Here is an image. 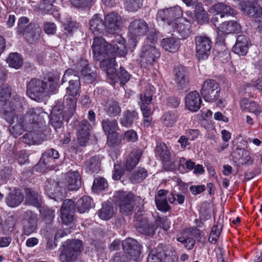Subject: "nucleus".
Wrapping results in <instances>:
<instances>
[{"label": "nucleus", "mask_w": 262, "mask_h": 262, "mask_svg": "<svg viewBox=\"0 0 262 262\" xmlns=\"http://www.w3.org/2000/svg\"><path fill=\"white\" fill-rule=\"evenodd\" d=\"M91 125L86 120H82L78 124L77 132V140L81 146H84L89 139Z\"/></svg>", "instance_id": "f3484780"}, {"label": "nucleus", "mask_w": 262, "mask_h": 262, "mask_svg": "<svg viewBox=\"0 0 262 262\" xmlns=\"http://www.w3.org/2000/svg\"><path fill=\"white\" fill-rule=\"evenodd\" d=\"M210 11L212 13L216 12V14L220 15L221 18L225 15L234 16L237 14V12L234 9L222 3H218L211 6Z\"/></svg>", "instance_id": "bb28decb"}, {"label": "nucleus", "mask_w": 262, "mask_h": 262, "mask_svg": "<svg viewBox=\"0 0 262 262\" xmlns=\"http://www.w3.org/2000/svg\"><path fill=\"white\" fill-rule=\"evenodd\" d=\"M7 62L9 67L18 69L23 64V59L18 53H12L9 54Z\"/></svg>", "instance_id": "49530a36"}, {"label": "nucleus", "mask_w": 262, "mask_h": 262, "mask_svg": "<svg viewBox=\"0 0 262 262\" xmlns=\"http://www.w3.org/2000/svg\"><path fill=\"white\" fill-rule=\"evenodd\" d=\"M53 154V148L46 151L42 155L39 162L37 165V167H40L42 168L41 170H44V168L49 166L54 160L52 157Z\"/></svg>", "instance_id": "a18cd8bd"}, {"label": "nucleus", "mask_w": 262, "mask_h": 262, "mask_svg": "<svg viewBox=\"0 0 262 262\" xmlns=\"http://www.w3.org/2000/svg\"><path fill=\"white\" fill-rule=\"evenodd\" d=\"M160 56V52L155 45L144 43L140 55L142 61L145 62L147 65H151Z\"/></svg>", "instance_id": "9b49d317"}, {"label": "nucleus", "mask_w": 262, "mask_h": 262, "mask_svg": "<svg viewBox=\"0 0 262 262\" xmlns=\"http://www.w3.org/2000/svg\"><path fill=\"white\" fill-rule=\"evenodd\" d=\"M217 28L220 31L226 34L239 31L241 28L239 24L235 20L226 21L220 25Z\"/></svg>", "instance_id": "f704fd0d"}, {"label": "nucleus", "mask_w": 262, "mask_h": 262, "mask_svg": "<svg viewBox=\"0 0 262 262\" xmlns=\"http://www.w3.org/2000/svg\"><path fill=\"white\" fill-rule=\"evenodd\" d=\"M155 89L152 86H149L143 94L140 95V101L139 102L140 108L144 118V125L148 126L151 121L150 116L152 114L151 108L149 106L150 103Z\"/></svg>", "instance_id": "20e7f679"}, {"label": "nucleus", "mask_w": 262, "mask_h": 262, "mask_svg": "<svg viewBox=\"0 0 262 262\" xmlns=\"http://www.w3.org/2000/svg\"><path fill=\"white\" fill-rule=\"evenodd\" d=\"M114 197L122 214L128 215L132 213L135 206L134 195L132 193L118 191L114 193Z\"/></svg>", "instance_id": "39448f33"}, {"label": "nucleus", "mask_w": 262, "mask_h": 262, "mask_svg": "<svg viewBox=\"0 0 262 262\" xmlns=\"http://www.w3.org/2000/svg\"><path fill=\"white\" fill-rule=\"evenodd\" d=\"M11 89L8 84H3L0 85V101L5 102L11 96Z\"/></svg>", "instance_id": "052dcab7"}, {"label": "nucleus", "mask_w": 262, "mask_h": 262, "mask_svg": "<svg viewBox=\"0 0 262 262\" xmlns=\"http://www.w3.org/2000/svg\"><path fill=\"white\" fill-rule=\"evenodd\" d=\"M102 127L106 134L116 132L118 129L117 121L115 119H105L101 122Z\"/></svg>", "instance_id": "37998d69"}, {"label": "nucleus", "mask_w": 262, "mask_h": 262, "mask_svg": "<svg viewBox=\"0 0 262 262\" xmlns=\"http://www.w3.org/2000/svg\"><path fill=\"white\" fill-rule=\"evenodd\" d=\"M76 207L80 213H84L91 207V199L88 196H83L76 203Z\"/></svg>", "instance_id": "09e8293b"}, {"label": "nucleus", "mask_w": 262, "mask_h": 262, "mask_svg": "<svg viewBox=\"0 0 262 262\" xmlns=\"http://www.w3.org/2000/svg\"><path fill=\"white\" fill-rule=\"evenodd\" d=\"M162 246L163 261V262H178V257L176 252L170 247L163 245Z\"/></svg>", "instance_id": "a19ab883"}, {"label": "nucleus", "mask_w": 262, "mask_h": 262, "mask_svg": "<svg viewBox=\"0 0 262 262\" xmlns=\"http://www.w3.org/2000/svg\"><path fill=\"white\" fill-rule=\"evenodd\" d=\"M196 56L199 60L206 59L210 53L212 42L205 36H198L195 38Z\"/></svg>", "instance_id": "1a4fd4ad"}, {"label": "nucleus", "mask_w": 262, "mask_h": 262, "mask_svg": "<svg viewBox=\"0 0 262 262\" xmlns=\"http://www.w3.org/2000/svg\"><path fill=\"white\" fill-rule=\"evenodd\" d=\"M67 81H69V82H80L78 72L71 69L67 70L63 76L62 83H64Z\"/></svg>", "instance_id": "3c124183"}, {"label": "nucleus", "mask_w": 262, "mask_h": 262, "mask_svg": "<svg viewBox=\"0 0 262 262\" xmlns=\"http://www.w3.org/2000/svg\"><path fill=\"white\" fill-rule=\"evenodd\" d=\"M57 83L53 79L48 81L34 78L27 85V94L29 97L37 101H41L44 97L53 93L57 88Z\"/></svg>", "instance_id": "f257e3e1"}, {"label": "nucleus", "mask_w": 262, "mask_h": 262, "mask_svg": "<svg viewBox=\"0 0 262 262\" xmlns=\"http://www.w3.org/2000/svg\"><path fill=\"white\" fill-rule=\"evenodd\" d=\"M178 115L176 112H169L163 116V123L167 126H172L177 121Z\"/></svg>", "instance_id": "13d9d810"}, {"label": "nucleus", "mask_w": 262, "mask_h": 262, "mask_svg": "<svg viewBox=\"0 0 262 262\" xmlns=\"http://www.w3.org/2000/svg\"><path fill=\"white\" fill-rule=\"evenodd\" d=\"M70 1L73 6L81 9L90 8L93 4V0H70Z\"/></svg>", "instance_id": "0e129e2a"}, {"label": "nucleus", "mask_w": 262, "mask_h": 262, "mask_svg": "<svg viewBox=\"0 0 262 262\" xmlns=\"http://www.w3.org/2000/svg\"><path fill=\"white\" fill-rule=\"evenodd\" d=\"M82 243L78 239L67 241L63 245L59 258L61 262H76L83 250Z\"/></svg>", "instance_id": "f03ea898"}, {"label": "nucleus", "mask_w": 262, "mask_h": 262, "mask_svg": "<svg viewBox=\"0 0 262 262\" xmlns=\"http://www.w3.org/2000/svg\"><path fill=\"white\" fill-rule=\"evenodd\" d=\"M57 103L61 104L62 112L65 115L68 117H72L75 111L77 98L76 96L66 95L63 103L61 102H59Z\"/></svg>", "instance_id": "b1692460"}, {"label": "nucleus", "mask_w": 262, "mask_h": 262, "mask_svg": "<svg viewBox=\"0 0 262 262\" xmlns=\"http://www.w3.org/2000/svg\"><path fill=\"white\" fill-rule=\"evenodd\" d=\"M125 42V39L120 35L115 36L112 43L110 44L112 46L113 53L120 56H124L127 52Z\"/></svg>", "instance_id": "a878e982"}, {"label": "nucleus", "mask_w": 262, "mask_h": 262, "mask_svg": "<svg viewBox=\"0 0 262 262\" xmlns=\"http://www.w3.org/2000/svg\"><path fill=\"white\" fill-rule=\"evenodd\" d=\"M148 31L147 24L143 19H135L128 27V32L132 38L144 35Z\"/></svg>", "instance_id": "4468645a"}, {"label": "nucleus", "mask_w": 262, "mask_h": 262, "mask_svg": "<svg viewBox=\"0 0 262 262\" xmlns=\"http://www.w3.org/2000/svg\"><path fill=\"white\" fill-rule=\"evenodd\" d=\"M65 185L69 190H77L81 186V180L79 173L77 171H69L67 173Z\"/></svg>", "instance_id": "5701e85b"}, {"label": "nucleus", "mask_w": 262, "mask_h": 262, "mask_svg": "<svg viewBox=\"0 0 262 262\" xmlns=\"http://www.w3.org/2000/svg\"><path fill=\"white\" fill-rule=\"evenodd\" d=\"M147 176V171L144 168H139L130 176V179L132 183L140 182Z\"/></svg>", "instance_id": "603ef678"}, {"label": "nucleus", "mask_w": 262, "mask_h": 262, "mask_svg": "<svg viewBox=\"0 0 262 262\" xmlns=\"http://www.w3.org/2000/svg\"><path fill=\"white\" fill-rule=\"evenodd\" d=\"M162 252V246L159 245L156 249L150 252L147 262H163Z\"/></svg>", "instance_id": "8fccbe9b"}, {"label": "nucleus", "mask_w": 262, "mask_h": 262, "mask_svg": "<svg viewBox=\"0 0 262 262\" xmlns=\"http://www.w3.org/2000/svg\"><path fill=\"white\" fill-rule=\"evenodd\" d=\"M37 128L29 129L26 127L28 132L26 133L21 138L23 142L28 144H36L39 141L40 133Z\"/></svg>", "instance_id": "e433bc0d"}, {"label": "nucleus", "mask_w": 262, "mask_h": 262, "mask_svg": "<svg viewBox=\"0 0 262 262\" xmlns=\"http://www.w3.org/2000/svg\"><path fill=\"white\" fill-rule=\"evenodd\" d=\"M135 219L137 229L139 232L149 236H152L155 234L156 228L146 216L140 214L136 215Z\"/></svg>", "instance_id": "ddd939ff"}, {"label": "nucleus", "mask_w": 262, "mask_h": 262, "mask_svg": "<svg viewBox=\"0 0 262 262\" xmlns=\"http://www.w3.org/2000/svg\"><path fill=\"white\" fill-rule=\"evenodd\" d=\"M63 114L61 104L57 103L52 108L50 123L55 130L62 126L64 118Z\"/></svg>", "instance_id": "aec40b11"}, {"label": "nucleus", "mask_w": 262, "mask_h": 262, "mask_svg": "<svg viewBox=\"0 0 262 262\" xmlns=\"http://www.w3.org/2000/svg\"><path fill=\"white\" fill-rule=\"evenodd\" d=\"M177 89L180 92H186L189 90L188 76L182 78H174Z\"/></svg>", "instance_id": "4d7b16f0"}, {"label": "nucleus", "mask_w": 262, "mask_h": 262, "mask_svg": "<svg viewBox=\"0 0 262 262\" xmlns=\"http://www.w3.org/2000/svg\"><path fill=\"white\" fill-rule=\"evenodd\" d=\"M220 88L219 84L212 79H207L203 83L201 94L206 101L212 102L220 97Z\"/></svg>", "instance_id": "423d86ee"}, {"label": "nucleus", "mask_w": 262, "mask_h": 262, "mask_svg": "<svg viewBox=\"0 0 262 262\" xmlns=\"http://www.w3.org/2000/svg\"><path fill=\"white\" fill-rule=\"evenodd\" d=\"M105 111L108 116L115 117L121 113V109L118 102L113 101H110L106 104Z\"/></svg>", "instance_id": "de8ad7c7"}, {"label": "nucleus", "mask_w": 262, "mask_h": 262, "mask_svg": "<svg viewBox=\"0 0 262 262\" xmlns=\"http://www.w3.org/2000/svg\"><path fill=\"white\" fill-rule=\"evenodd\" d=\"M48 114L41 107L30 108L25 115L22 117L27 128L29 129L40 128L45 123L44 119Z\"/></svg>", "instance_id": "7ed1b4c3"}, {"label": "nucleus", "mask_w": 262, "mask_h": 262, "mask_svg": "<svg viewBox=\"0 0 262 262\" xmlns=\"http://www.w3.org/2000/svg\"><path fill=\"white\" fill-rule=\"evenodd\" d=\"M156 153L160 156L161 160L164 162V164L165 166L167 163H168L169 162L170 154L165 143H160L157 145L156 147ZM167 166V167H166L165 166V167L168 170L172 169L173 168V165L171 164H170L169 166V164H168Z\"/></svg>", "instance_id": "c85d7f7f"}, {"label": "nucleus", "mask_w": 262, "mask_h": 262, "mask_svg": "<svg viewBox=\"0 0 262 262\" xmlns=\"http://www.w3.org/2000/svg\"><path fill=\"white\" fill-rule=\"evenodd\" d=\"M60 184V183L50 184V182H48L45 186L47 194L50 198L55 201H58V199L61 200V197L63 196L64 193L62 189H58V187H61Z\"/></svg>", "instance_id": "cd10ccee"}, {"label": "nucleus", "mask_w": 262, "mask_h": 262, "mask_svg": "<svg viewBox=\"0 0 262 262\" xmlns=\"http://www.w3.org/2000/svg\"><path fill=\"white\" fill-rule=\"evenodd\" d=\"M94 58L100 60L113 53L112 46L101 37H95L92 46Z\"/></svg>", "instance_id": "0eeeda50"}, {"label": "nucleus", "mask_w": 262, "mask_h": 262, "mask_svg": "<svg viewBox=\"0 0 262 262\" xmlns=\"http://www.w3.org/2000/svg\"><path fill=\"white\" fill-rule=\"evenodd\" d=\"M201 103L200 94L196 91L190 92L185 97L186 107L191 112L198 111L200 108Z\"/></svg>", "instance_id": "a211bd4d"}, {"label": "nucleus", "mask_w": 262, "mask_h": 262, "mask_svg": "<svg viewBox=\"0 0 262 262\" xmlns=\"http://www.w3.org/2000/svg\"><path fill=\"white\" fill-rule=\"evenodd\" d=\"M125 42V39L120 35L115 36L112 43L110 44L112 46L113 53L120 56H124L127 52Z\"/></svg>", "instance_id": "393cba45"}, {"label": "nucleus", "mask_w": 262, "mask_h": 262, "mask_svg": "<svg viewBox=\"0 0 262 262\" xmlns=\"http://www.w3.org/2000/svg\"><path fill=\"white\" fill-rule=\"evenodd\" d=\"M241 107L243 110H247L258 116L261 113V109L254 101H249L247 99H243L241 102Z\"/></svg>", "instance_id": "79ce46f5"}, {"label": "nucleus", "mask_w": 262, "mask_h": 262, "mask_svg": "<svg viewBox=\"0 0 262 262\" xmlns=\"http://www.w3.org/2000/svg\"><path fill=\"white\" fill-rule=\"evenodd\" d=\"M37 215L31 210H27L23 214L24 232L29 235L34 232L37 226Z\"/></svg>", "instance_id": "f8f14e48"}, {"label": "nucleus", "mask_w": 262, "mask_h": 262, "mask_svg": "<svg viewBox=\"0 0 262 262\" xmlns=\"http://www.w3.org/2000/svg\"><path fill=\"white\" fill-rule=\"evenodd\" d=\"M182 15L181 10L180 7L177 6L170 8L160 10L157 15V19L158 21H161L168 26L173 27L175 26V21L180 17Z\"/></svg>", "instance_id": "6e6552de"}, {"label": "nucleus", "mask_w": 262, "mask_h": 262, "mask_svg": "<svg viewBox=\"0 0 262 262\" xmlns=\"http://www.w3.org/2000/svg\"><path fill=\"white\" fill-rule=\"evenodd\" d=\"M155 202L158 210L166 212L169 209L170 207L167 203V200L156 197Z\"/></svg>", "instance_id": "774afa93"}, {"label": "nucleus", "mask_w": 262, "mask_h": 262, "mask_svg": "<svg viewBox=\"0 0 262 262\" xmlns=\"http://www.w3.org/2000/svg\"><path fill=\"white\" fill-rule=\"evenodd\" d=\"M56 0H41L39 4L35 6L38 11L48 12L52 10Z\"/></svg>", "instance_id": "6e6d98bb"}, {"label": "nucleus", "mask_w": 262, "mask_h": 262, "mask_svg": "<svg viewBox=\"0 0 262 262\" xmlns=\"http://www.w3.org/2000/svg\"><path fill=\"white\" fill-rule=\"evenodd\" d=\"M101 158L99 156H95L85 162V166L88 170L92 172H98L100 168Z\"/></svg>", "instance_id": "c03bdc74"}, {"label": "nucleus", "mask_w": 262, "mask_h": 262, "mask_svg": "<svg viewBox=\"0 0 262 262\" xmlns=\"http://www.w3.org/2000/svg\"><path fill=\"white\" fill-rule=\"evenodd\" d=\"M41 32V29L38 24L30 23L25 27L23 33L28 42L33 43L39 39Z\"/></svg>", "instance_id": "dca6fc26"}, {"label": "nucleus", "mask_w": 262, "mask_h": 262, "mask_svg": "<svg viewBox=\"0 0 262 262\" xmlns=\"http://www.w3.org/2000/svg\"><path fill=\"white\" fill-rule=\"evenodd\" d=\"M122 248L124 252L128 254L130 258L136 260L140 255V247L138 242L133 238H127L122 243Z\"/></svg>", "instance_id": "2eb2a0df"}, {"label": "nucleus", "mask_w": 262, "mask_h": 262, "mask_svg": "<svg viewBox=\"0 0 262 262\" xmlns=\"http://www.w3.org/2000/svg\"><path fill=\"white\" fill-rule=\"evenodd\" d=\"M114 212V208L111 203H104L101 208L98 210V215L101 220L107 221L112 218Z\"/></svg>", "instance_id": "4c0bfd02"}, {"label": "nucleus", "mask_w": 262, "mask_h": 262, "mask_svg": "<svg viewBox=\"0 0 262 262\" xmlns=\"http://www.w3.org/2000/svg\"><path fill=\"white\" fill-rule=\"evenodd\" d=\"M108 184L105 179L98 178L94 180L92 186V190L98 193L107 188Z\"/></svg>", "instance_id": "864d4df0"}, {"label": "nucleus", "mask_w": 262, "mask_h": 262, "mask_svg": "<svg viewBox=\"0 0 262 262\" xmlns=\"http://www.w3.org/2000/svg\"><path fill=\"white\" fill-rule=\"evenodd\" d=\"M104 24L105 29L109 33H117L122 26V19L117 13L112 12L105 16Z\"/></svg>", "instance_id": "9d476101"}, {"label": "nucleus", "mask_w": 262, "mask_h": 262, "mask_svg": "<svg viewBox=\"0 0 262 262\" xmlns=\"http://www.w3.org/2000/svg\"><path fill=\"white\" fill-rule=\"evenodd\" d=\"M242 11L246 15L258 17L262 14L261 8L257 3L246 1L240 3Z\"/></svg>", "instance_id": "4be33fe9"}, {"label": "nucleus", "mask_w": 262, "mask_h": 262, "mask_svg": "<svg viewBox=\"0 0 262 262\" xmlns=\"http://www.w3.org/2000/svg\"><path fill=\"white\" fill-rule=\"evenodd\" d=\"M156 225L167 231L170 227L171 222L166 217H158L156 220Z\"/></svg>", "instance_id": "69168bd1"}, {"label": "nucleus", "mask_w": 262, "mask_h": 262, "mask_svg": "<svg viewBox=\"0 0 262 262\" xmlns=\"http://www.w3.org/2000/svg\"><path fill=\"white\" fill-rule=\"evenodd\" d=\"M66 88L67 95L76 96L79 94L80 89V82H70Z\"/></svg>", "instance_id": "bf43d9fd"}, {"label": "nucleus", "mask_w": 262, "mask_h": 262, "mask_svg": "<svg viewBox=\"0 0 262 262\" xmlns=\"http://www.w3.org/2000/svg\"><path fill=\"white\" fill-rule=\"evenodd\" d=\"M89 24L90 29L95 35L103 33L105 29V24L99 15H94L90 19Z\"/></svg>", "instance_id": "c756f323"}, {"label": "nucleus", "mask_w": 262, "mask_h": 262, "mask_svg": "<svg viewBox=\"0 0 262 262\" xmlns=\"http://www.w3.org/2000/svg\"><path fill=\"white\" fill-rule=\"evenodd\" d=\"M15 157L17 162L20 165L26 164L29 162L28 154L25 150L17 151Z\"/></svg>", "instance_id": "338daca9"}, {"label": "nucleus", "mask_w": 262, "mask_h": 262, "mask_svg": "<svg viewBox=\"0 0 262 262\" xmlns=\"http://www.w3.org/2000/svg\"><path fill=\"white\" fill-rule=\"evenodd\" d=\"M26 203L37 208L41 207L42 201L41 196L36 192L30 188L25 190Z\"/></svg>", "instance_id": "2f4dec72"}, {"label": "nucleus", "mask_w": 262, "mask_h": 262, "mask_svg": "<svg viewBox=\"0 0 262 262\" xmlns=\"http://www.w3.org/2000/svg\"><path fill=\"white\" fill-rule=\"evenodd\" d=\"M249 42L244 35H238L236 38V41L232 48V51L239 55H245L248 50Z\"/></svg>", "instance_id": "7c9ffc66"}, {"label": "nucleus", "mask_w": 262, "mask_h": 262, "mask_svg": "<svg viewBox=\"0 0 262 262\" xmlns=\"http://www.w3.org/2000/svg\"><path fill=\"white\" fill-rule=\"evenodd\" d=\"M195 163L190 160H186L184 157H182L179 160V169L182 172H184L185 170H191L194 168Z\"/></svg>", "instance_id": "680f3d73"}, {"label": "nucleus", "mask_w": 262, "mask_h": 262, "mask_svg": "<svg viewBox=\"0 0 262 262\" xmlns=\"http://www.w3.org/2000/svg\"><path fill=\"white\" fill-rule=\"evenodd\" d=\"M144 0H124V5L126 9L130 12H136L140 9Z\"/></svg>", "instance_id": "5fc2aeb1"}, {"label": "nucleus", "mask_w": 262, "mask_h": 262, "mask_svg": "<svg viewBox=\"0 0 262 262\" xmlns=\"http://www.w3.org/2000/svg\"><path fill=\"white\" fill-rule=\"evenodd\" d=\"M142 155L141 149H137L130 152L126 162V170L131 171L139 162V161Z\"/></svg>", "instance_id": "c9c22d12"}, {"label": "nucleus", "mask_w": 262, "mask_h": 262, "mask_svg": "<svg viewBox=\"0 0 262 262\" xmlns=\"http://www.w3.org/2000/svg\"><path fill=\"white\" fill-rule=\"evenodd\" d=\"M138 118V113L134 110H126L123 113L120 118V124L125 127H129Z\"/></svg>", "instance_id": "473e14b6"}, {"label": "nucleus", "mask_w": 262, "mask_h": 262, "mask_svg": "<svg viewBox=\"0 0 262 262\" xmlns=\"http://www.w3.org/2000/svg\"><path fill=\"white\" fill-rule=\"evenodd\" d=\"M24 199L23 193L18 189L14 188L10 191L5 198L7 206L11 208H15L19 206Z\"/></svg>", "instance_id": "412c9836"}, {"label": "nucleus", "mask_w": 262, "mask_h": 262, "mask_svg": "<svg viewBox=\"0 0 262 262\" xmlns=\"http://www.w3.org/2000/svg\"><path fill=\"white\" fill-rule=\"evenodd\" d=\"M24 129H26V125L21 116H17L16 121L10 123V132L14 137L20 135Z\"/></svg>", "instance_id": "72a5a7b5"}, {"label": "nucleus", "mask_w": 262, "mask_h": 262, "mask_svg": "<svg viewBox=\"0 0 262 262\" xmlns=\"http://www.w3.org/2000/svg\"><path fill=\"white\" fill-rule=\"evenodd\" d=\"M100 61V66L103 71L106 72L108 76L111 79H113L115 77L116 69L115 57L113 53L108 55V56L103 58Z\"/></svg>", "instance_id": "6ab92c4d"}, {"label": "nucleus", "mask_w": 262, "mask_h": 262, "mask_svg": "<svg viewBox=\"0 0 262 262\" xmlns=\"http://www.w3.org/2000/svg\"><path fill=\"white\" fill-rule=\"evenodd\" d=\"M118 79L121 83H126L130 78L129 74L122 67H120L118 71L116 70L115 77L113 79Z\"/></svg>", "instance_id": "e2e57ef3"}, {"label": "nucleus", "mask_w": 262, "mask_h": 262, "mask_svg": "<svg viewBox=\"0 0 262 262\" xmlns=\"http://www.w3.org/2000/svg\"><path fill=\"white\" fill-rule=\"evenodd\" d=\"M161 45L165 50L175 52L179 48L180 41L179 39L173 37L166 38L162 40Z\"/></svg>", "instance_id": "ea45409f"}, {"label": "nucleus", "mask_w": 262, "mask_h": 262, "mask_svg": "<svg viewBox=\"0 0 262 262\" xmlns=\"http://www.w3.org/2000/svg\"><path fill=\"white\" fill-rule=\"evenodd\" d=\"M183 21H180L176 23L175 26V29L176 31L180 34V36L182 39L186 38L190 33V23L188 22L186 20L182 19Z\"/></svg>", "instance_id": "58836bf2"}]
</instances>
